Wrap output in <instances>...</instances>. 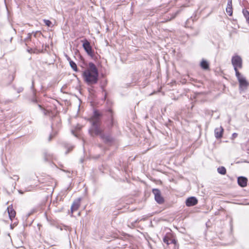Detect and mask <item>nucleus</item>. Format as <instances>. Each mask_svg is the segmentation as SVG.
<instances>
[{"label":"nucleus","mask_w":249,"mask_h":249,"mask_svg":"<svg viewBox=\"0 0 249 249\" xmlns=\"http://www.w3.org/2000/svg\"><path fill=\"white\" fill-rule=\"evenodd\" d=\"M82 77L84 81L88 85L95 84L98 82V70L93 63L90 62L89 63L88 67L82 73Z\"/></svg>","instance_id":"f257e3e1"},{"label":"nucleus","mask_w":249,"mask_h":249,"mask_svg":"<svg viewBox=\"0 0 249 249\" xmlns=\"http://www.w3.org/2000/svg\"><path fill=\"white\" fill-rule=\"evenodd\" d=\"M101 124L92 125V127L90 129L89 132L92 136L99 135L103 140L109 141L110 138L106 137L103 134V130L100 127Z\"/></svg>","instance_id":"f03ea898"},{"label":"nucleus","mask_w":249,"mask_h":249,"mask_svg":"<svg viewBox=\"0 0 249 249\" xmlns=\"http://www.w3.org/2000/svg\"><path fill=\"white\" fill-rule=\"evenodd\" d=\"M163 241L167 245H169L171 243L173 244L174 245V249H178L179 248V245L178 244V241L172 233H167L164 237Z\"/></svg>","instance_id":"7ed1b4c3"},{"label":"nucleus","mask_w":249,"mask_h":249,"mask_svg":"<svg viewBox=\"0 0 249 249\" xmlns=\"http://www.w3.org/2000/svg\"><path fill=\"white\" fill-rule=\"evenodd\" d=\"M231 63L234 67L235 73L238 71V69L242 67V60L241 57L237 55H235L231 58Z\"/></svg>","instance_id":"20e7f679"},{"label":"nucleus","mask_w":249,"mask_h":249,"mask_svg":"<svg viewBox=\"0 0 249 249\" xmlns=\"http://www.w3.org/2000/svg\"><path fill=\"white\" fill-rule=\"evenodd\" d=\"M83 43V47L87 53L91 57L93 58L94 54L89 42L87 39H84L81 41Z\"/></svg>","instance_id":"39448f33"},{"label":"nucleus","mask_w":249,"mask_h":249,"mask_svg":"<svg viewBox=\"0 0 249 249\" xmlns=\"http://www.w3.org/2000/svg\"><path fill=\"white\" fill-rule=\"evenodd\" d=\"M236 76L237 77L239 83V88L241 90H244L245 89H247L248 83L247 80L244 78L240 73L239 71H237L236 73H235Z\"/></svg>","instance_id":"423d86ee"},{"label":"nucleus","mask_w":249,"mask_h":249,"mask_svg":"<svg viewBox=\"0 0 249 249\" xmlns=\"http://www.w3.org/2000/svg\"><path fill=\"white\" fill-rule=\"evenodd\" d=\"M101 114L98 110H95L93 113V115L89 119L90 122L92 124V125L101 124L100 116Z\"/></svg>","instance_id":"0eeeda50"},{"label":"nucleus","mask_w":249,"mask_h":249,"mask_svg":"<svg viewBox=\"0 0 249 249\" xmlns=\"http://www.w3.org/2000/svg\"><path fill=\"white\" fill-rule=\"evenodd\" d=\"M152 192L154 195L155 200L159 204H162L164 202L163 197L161 196L160 191L158 189H153Z\"/></svg>","instance_id":"6e6552de"},{"label":"nucleus","mask_w":249,"mask_h":249,"mask_svg":"<svg viewBox=\"0 0 249 249\" xmlns=\"http://www.w3.org/2000/svg\"><path fill=\"white\" fill-rule=\"evenodd\" d=\"M198 203L197 199L194 196L188 198L186 200V205L188 207L194 206Z\"/></svg>","instance_id":"1a4fd4ad"},{"label":"nucleus","mask_w":249,"mask_h":249,"mask_svg":"<svg viewBox=\"0 0 249 249\" xmlns=\"http://www.w3.org/2000/svg\"><path fill=\"white\" fill-rule=\"evenodd\" d=\"M81 200V198H78L73 201L71 208V214L79 209L80 206Z\"/></svg>","instance_id":"9d476101"},{"label":"nucleus","mask_w":249,"mask_h":249,"mask_svg":"<svg viewBox=\"0 0 249 249\" xmlns=\"http://www.w3.org/2000/svg\"><path fill=\"white\" fill-rule=\"evenodd\" d=\"M7 212L8 213L9 217L11 221H13L14 218L15 217L16 215V212L13 209L12 205H9L7 209Z\"/></svg>","instance_id":"9b49d317"},{"label":"nucleus","mask_w":249,"mask_h":249,"mask_svg":"<svg viewBox=\"0 0 249 249\" xmlns=\"http://www.w3.org/2000/svg\"><path fill=\"white\" fill-rule=\"evenodd\" d=\"M224 129L222 126L214 129V135L216 139H221L223 137Z\"/></svg>","instance_id":"f8f14e48"},{"label":"nucleus","mask_w":249,"mask_h":249,"mask_svg":"<svg viewBox=\"0 0 249 249\" xmlns=\"http://www.w3.org/2000/svg\"><path fill=\"white\" fill-rule=\"evenodd\" d=\"M228 4L226 9V12L229 16L232 15V0H228Z\"/></svg>","instance_id":"ddd939ff"},{"label":"nucleus","mask_w":249,"mask_h":249,"mask_svg":"<svg viewBox=\"0 0 249 249\" xmlns=\"http://www.w3.org/2000/svg\"><path fill=\"white\" fill-rule=\"evenodd\" d=\"M248 179L244 177H239L238 178V184L241 187H245L247 185Z\"/></svg>","instance_id":"4468645a"},{"label":"nucleus","mask_w":249,"mask_h":249,"mask_svg":"<svg viewBox=\"0 0 249 249\" xmlns=\"http://www.w3.org/2000/svg\"><path fill=\"white\" fill-rule=\"evenodd\" d=\"M201 68L204 70H210L209 64L207 61L203 59L200 64Z\"/></svg>","instance_id":"2eb2a0df"},{"label":"nucleus","mask_w":249,"mask_h":249,"mask_svg":"<svg viewBox=\"0 0 249 249\" xmlns=\"http://www.w3.org/2000/svg\"><path fill=\"white\" fill-rule=\"evenodd\" d=\"M68 60L69 61L70 65L71 67V68L72 69V70L74 71H78V68L76 64L73 62L72 60H71V59L70 57L68 58Z\"/></svg>","instance_id":"dca6fc26"},{"label":"nucleus","mask_w":249,"mask_h":249,"mask_svg":"<svg viewBox=\"0 0 249 249\" xmlns=\"http://www.w3.org/2000/svg\"><path fill=\"white\" fill-rule=\"evenodd\" d=\"M218 172L223 175H224L226 174V169L223 166L219 167L217 168Z\"/></svg>","instance_id":"f3484780"},{"label":"nucleus","mask_w":249,"mask_h":249,"mask_svg":"<svg viewBox=\"0 0 249 249\" xmlns=\"http://www.w3.org/2000/svg\"><path fill=\"white\" fill-rule=\"evenodd\" d=\"M243 13L244 15L245 16L247 20H249V12L247 9H244L243 10Z\"/></svg>","instance_id":"a211bd4d"},{"label":"nucleus","mask_w":249,"mask_h":249,"mask_svg":"<svg viewBox=\"0 0 249 249\" xmlns=\"http://www.w3.org/2000/svg\"><path fill=\"white\" fill-rule=\"evenodd\" d=\"M52 113V111L50 110L43 109V113L45 115L51 116Z\"/></svg>","instance_id":"6ab92c4d"},{"label":"nucleus","mask_w":249,"mask_h":249,"mask_svg":"<svg viewBox=\"0 0 249 249\" xmlns=\"http://www.w3.org/2000/svg\"><path fill=\"white\" fill-rule=\"evenodd\" d=\"M43 21H44V23L45 24V25L46 26H47L48 27H50L51 25H52V22L48 19H44Z\"/></svg>","instance_id":"aec40b11"},{"label":"nucleus","mask_w":249,"mask_h":249,"mask_svg":"<svg viewBox=\"0 0 249 249\" xmlns=\"http://www.w3.org/2000/svg\"><path fill=\"white\" fill-rule=\"evenodd\" d=\"M111 124L112 125L113 124V118H111Z\"/></svg>","instance_id":"412c9836"},{"label":"nucleus","mask_w":249,"mask_h":249,"mask_svg":"<svg viewBox=\"0 0 249 249\" xmlns=\"http://www.w3.org/2000/svg\"><path fill=\"white\" fill-rule=\"evenodd\" d=\"M39 107L40 108H42V107L40 105H39Z\"/></svg>","instance_id":"4be33fe9"}]
</instances>
